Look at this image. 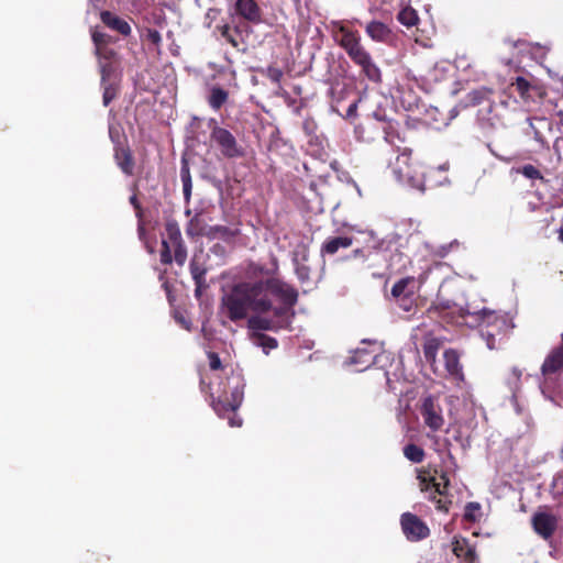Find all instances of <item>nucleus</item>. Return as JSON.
I'll list each match as a JSON object with an SVG mask.
<instances>
[{
    "mask_svg": "<svg viewBox=\"0 0 563 563\" xmlns=\"http://www.w3.org/2000/svg\"><path fill=\"white\" fill-rule=\"evenodd\" d=\"M130 203L135 208L136 217L141 218L142 211H141V207H140V203H139L137 198H136L135 195L131 196Z\"/></svg>",
    "mask_w": 563,
    "mask_h": 563,
    "instance_id": "51",
    "label": "nucleus"
},
{
    "mask_svg": "<svg viewBox=\"0 0 563 563\" xmlns=\"http://www.w3.org/2000/svg\"><path fill=\"white\" fill-rule=\"evenodd\" d=\"M474 510H479V505L477 503H468L465 508V518L468 520H475Z\"/></svg>",
    "mask_w": 563,
    "mask_h": 563,
    "instance_id": "45",
    "label": "nucleus"
},
{
    "mask_svg": "<svg viewBox=\"0 0 563 563\" xmlns=\"http://www.w3.org/2000/svg\"><path fill=\"white\" fill-rule=\"evenodd\" d=\"M516 173L518 174H521L522 176H525L526 178L528 179H531V180H543V175L541 174V172L533 165L531 164H527V165H523L522 167H518L515 169Z\"/></svg>",
    "mask_w": 563,
    "mask_h": 563,
    "instance_id": "34",
    "label": "nucleus"
},
{
    "mask_svg": "<svg viewBox=\"0 0 563 563\" xmlns=\"http://www.w3.org/2000/svg\"><path fill=\"white\" fill-rule=\"evenodd\" d=\"M352 245V239L349 236H334L330 238L322 244L321 253L333 255L340 249H347Z\"/></svg>",
    "mask_w": 563,
    "mask_h": 563,
    "instance_id": "21",
    "label": "nucleus"
},
{
    "mask_svg": "<svg viewBox=\"0 0 563 563\" xmlns=\"http://www.w3.org/2000/svg\"><path fill=\"white\" fill-rule=\"evenodd\" d=\"M307 258L306 252L302 253V260L305 261Z\"/></svg>",
    "mask_w": 563,
    "mask_h": 563,
    "instance_id": "60",
    "label": "nucleus"
},
{
    "mask_svg": "<svg viewBox=\"0 0 563 563\" xmlns=\"http://www.w3.org/2000/svg\"><path fill=\"white\" fill-rule=\"evenodd\" d=\"M452 112L454 113V115H456V114H457L456 109H453V110H452Z\"/></svg>",
    "mask_w": 563,
    "mask_h": 563,
    "instance_id": "62",
    "label": "nucleus"
},
{
    "mask_svg": "<svg viewBox=\"0 0 563 563\" xmlns=\"http://www.w3.org/2000/svg\"><path fill=\"white\" fill-rule=\"evenodd\" d=\"M180 179L181 183L191 181L189 166L186 162H183V165L180 167Z\"/></svg>",
    "mask_w": 563,
    "mask_h": 563,
    "instance_id": "47",
    "label": "nucleus"
},
{
    "mask_svg": "<svg viewBox=\"0 0 563 563\" xmlns=\"http://www.w3.org/2000/svg\"><path fill=\"white\" fill-rule=\"evenodd\" d=\"M521 374L520 369L514 367L507 378V385L509 386L514 398H516L517 391L519 390Z\"/></svg>",
    "mask_w": 563,
    "mask_h": 563,
    "instance_id": "35",
    "label": "nucleus"
},
{
    "mask_svg": "<svg viewBox=\"0 0 563 563\" xmlns=\"http://www.w3.org/2000/svg\"><path fill=\"white\" fill-rule=\"evenodd\" d=\"M420 413L424 424L432 431H439L443 427L444 418L442 408L432 396L423 399Z\"/></svg>",
    "mask_w": 563,
    "mask_h": 563,
    "instance_id": "9",
    "label": "nucleus"
},
{
    "mask_svg": "<svg viewBox=\"0 0 563 563\" xmlns=\"http://www.w3.org/2000/svg\"><path fill=\"white\" fill-rule=\"evenodd\" d=\"M562 343L559 347L554 349L544 360L541 371L545 380L544 384L541 385L542 391L544 393V386L548 380L551 378L552 374L559 373L563 368V332L561 335Z\"/></svg>",
    "mask_w": 563,
    "mask_h": 563,
    "instance_id": "13",
    "label": "nucleus"
},
{
    "mask_svg": "<svg viewBox=\"0 0 563 563\" xmlns=\"http://www.w3.org/2000/svg\"><path fill=\"white\" fill-rule=\"evenodd\" d=\"M234 11L250 23L258 24L262 22V10L255 0H236Z\"/></svg>",
    "mask_w": 563,
    "mask_h": 563,
    "instance_id": "14",
    "label": "nucleus"
},
{
    "mask_svg": "<svg viewBox=\"0 0 563 563\" xmlns=\"http://www.w3.org/2000/svg\"><path fill=\"white\" fill-rule=\"evenodd\" d=\"M252 340L254 344L263 349L265 354H268L271 350H274L278 346V342L275 338L268 336L264 333H252Z\"/></svg>",
    "mask_w": 563,
    "mask_h": 563,
    "instance_id": "29",
    "label": "nucleus"
},
{
    "mask_svg": "<svg viewBox=\"0 0 563 563\" xmlns=\"http://www.w3.org/2000/svg\"><path fill=\"white\" fill-rule=\"evenodd\" d=\"M302 129L307 135H311L317 130V124L312 119H306L302 123Z\"/></svg>",
    "mask_w": 563,
    "mask_h": 563,
    "instance_id": "46",
    "label": "nucleus"
},
{
    "mask_svg": "<svg viewBox=\"0 0 563 563\" xmlns=\"http://www.w3.org/2000/svg\"><path fill=\"white\" fill-rule=\"evenodd\" d=\"M333 38L344 49L349 58L361 69V73L373 84L383 81L382 70L371 53L363 46L361 35L345 26L341 21H332Z\"/></svg>",
    "mask_w": 563,
    "mask_h": 563,
    "instance_id": "2",
    "label": "nucleus"
},
{
    "mask_svg": "<svg viewBox=\"0 0 563 563\" xmlns=\"http://www.w3.org/2000/svg\"><path fill=\"white\" fill-rule=\"evenodd\" d=\"M559 232V240L563 242V225L558 230Z\"/></svg>",
    "mask_w": 563,
    "mask_h": 563,
    "instance_id": "57",
    "label": "nucleus"
},
{
    "mask_svg": "<svg viewBox=\"0 0 563 563\" xmlns=\"http://www.w3.org/2000/svg\"><path fill=\"white\" fill-rule=\"evenodd\" d=\"M115 162L121 170L126 175L133 174L134 162L128 148H117L114 154Z\"/></svg>",
    "mask_w": 563,
    "mask_h": 563,
    "instance_id": "25",
    "label": "nucleus"
},
{
    "mask_svg": "<svg viewBox=\"0 0 563 563\" xmlns=\"http://www.w3.org/2000/svg\"><path fill=\"white\" fill-rule=\"evenodd\" d=\"M442 344V341L434 336H427L423 343V354L426 361L430 364L435 362L437 353Z\"/></svg>",
    "mask_w": 563,
    "mask_h": 563,
    "instance_id": "27",
    "label": "nucleus"
},
{
    "mask_svg": "<svg viewBox=\"0 0 563 563\" xmlns=\"http://www.w3.org/2000/svg\"><path fill=\"white\" fill-rule=\"evenodd\" d=\"M165 232L168 240H163L161 251V262L165 265L173 262L170 245L181 242V233L178 223L175 220H167L165 223Z\"/></svg>",
    "mask_w": 563,
    "mask_h": 563,
    "instance_id": "11",
    "label": "nucleus"
},
{
    "mask_svg": "<svg viewBox=\"0 0 563 563\" xmlns=\"http://www.w3.org/2000/svg\"><path fill=\"white\" fill-rule=\"evenodd\" d=\"M453 553L463 561V563H477L475 549L464 538H455L453 541Z\"/></svg>",
    "mask_w": 563,
    "mask_h": 563,
    "instance_id": "17",
    "label": "nucleus"
},
{
    "mask_svg": "<svg viewBox=\"0 0 563 563\" xmlns=\"http://www.w3.org/2000/svg\"><path fill=\"white\" fill-rule=\"evenodd\" d=\"M92 41L96 46V54L99 56V58H108L109 56L114 55V52L106 46L108 42L107 34L99 31H93Z\"/></svg>",
    "mask_w": 563,
    "mask_h": 563,
    "instance_id": "26",
    "label": "nucleus"
},
{
    "mask_svg": "<svg viewBox=\"0 0 563 563\" xmlns=\"http://www.w3.org/2000/svg\"><path fill=\"white\" fill-rule=\"evenodd\" d=\"M515 86H516V89L519 91V93L521 96H525L530 88V82L523 77H517L516 81H515Z\"/></svg>",
    "mask_w": 563,
    "mask_h": 563,
    "instance_id": "40",
    "label": "nucleus"
},
{
    "mask_svg": "<svg viewBox=\"0 0 563 563\" xmlns=\"http://www.w3.org/2000/svg\"><path fill=\"white\" fill-rule=\"evenodd\" d=\"M438 308H440L441 310H451V311H459V313L461 314V308L462 307H459L455 302H452L450 300H441L438 302Z\"/></svg>",
    "mask_w": 563,
    "mask_h": 563,
    "instance_id": "42",
    "label": "nucleus"
},
{
    "mask_svg": "<svg viewBox=\"0 0 563 563\" xmlns=\"http://www.w3.org/2000/svg\"><path fill=\"white\" fill-rule=\"evenodd\" d=\"M174 247V260L175 262L183 266L187 260V249L184 244V241L172 244L170 249Z\"/></svg>",
    "mask_w": 563,
    "mask_h": 563,
    "instance_id": "36",
    "label": "nucleus"
},
{
    "mask_svg": "<svg viewBox=\"0 0 563 563\" xmlns=\"http://www.w3.org/2000/svg\"><path fill=\"white\" fill-rule=\"evenodd\" d=\"M365 32L372 41L377 43L389 45L394 41V33L391 29L387 24L377 20L368 22L365 26Z\"/></svg>",
    "mask_w": 563,
    "mask_h": 563,
    "instance_id": "15",
    "label": "nucleus"
},
{
    "mask_svg": "<svg viewBox=\"0 0 563 563\" xmlns=\"http://www.w3.org/2000/svg\"><path fill=\"white\" fill-rule=\"evenodd\" d=\"M444 358V365L445 369L449 373V375L462 379L463 378V372L462 366L460 364V356L459 353L455 350H446L443 353Z\"/></svg>",
    "mask_w": 563,
    "mask_h": 563,
    "instance_id": "20",
    "label": "nucleus"
},
{
    "mask_svg": "<svg viewBox=\"0 0 563 563\" xmlns=\"http://www.w3.org/2000/svg\"><path fill=\"white\" fill-rule=\"evenodd\" d=\"M448 168V164H442L437 168L429 169L427 174L420 173V176L423 177V185L426 183H428L430 187L448 185L450 183L445 175Z\"/></svg>",
    "mask_w": 563,
    "mask_h": 563,
    "instance_id": "19",
    "label": "nucleus"
},
{
    "mask_svg": "<svg viewBox=\"0 0 563 563\" xmlns=\"http://www.w3.org/2000/svg\"><path fill=\"white\" fill-rule=\"evenodd\" d=\"M294 265H295V272L298 277V279L302 283L307 282L309 279V267H307L303 264H300L298 261L297 255L294 257Z\"/></svg>",
    "mask_w": 563,
    "mask_h": 563,
    "instance_id": "39",
    "label": "nucleus"
},
{
    "mask_svg": "<svg viewBox=\"0 0 563 563\" xmlns=\"http://www.w3.org/2000/svg\"><path fill=\"white\" fill-rule=\"evenodd\" d=\"M175 320L186 330H190L191 323L180 313L175 314Z\"/></svg>",
    "mask_w": 563,
    "mask_h": 563,
    "instance_id": "50",
    "label": "nucleus"
},
{
    "mask_svg": "<svg viewBox=\"0 0 563 563\" xmlns=\"http://www.w3.org/2000/svg\"><path fill=\"white\" fill-rule=\"evenodd\" d=\"M197 222H198V219H197V218H192V219L189 221V223H188V225H187V228H186V233H187V235H189V236H195V235H198V234H199L198 230L196 229V223H197Z\"/></svg>",
    "mask_w": 563,
    "mask_h": 563,
    "instance_id": "48",
    "label": "nucleus"
},
{
    "mask_svg": "<svg viewBox=\"0 0 563 563\" xmlns=\"http://www.w3.org/2000/svg\"><path fill=\"white\" fill-rule=\"evenodd\" d=\"M111 57L112 56L100 58L101 84L115 81V79L112 78L114 76V67L110 62Z\"/></svg>",
    "mask_w": 563,
    "mask_h": 563,
    "instance_id": "31",
    "label": "nucleus"
},
{
    "mask_svg": "<svg viewBox=\"0 0 563 563\" xmlns=\"http://www.w3.org/2000/svg\"><path fill=\"white\" fill-rule=\"evenodd\" d=\"M251 267H252V271L254 273H261L262 274L264 272V267L261 266V265H252Z\"/></svg>",
    "mask_w": 563,
    "mask_h": 563,
    "instance_id": "55",
    "label": "nucleus"
},
{
    "mask_svg": "<svg viewBox=\"0 0 563 563\" xmlns=\"http://www.w3.org/2000/svg\"><path fill=\"white\" fill-rule=\"evenodd\" d=\"M356 111V103H352L349 109H347V115L351 117L355 113Z\"/></svg>",
    "mask_w": 563,
    "mask_h": 563,
    "instance_id": "54",
    "label": "nucleus"
},
{
    "mask_svg": "<svg viewBox=\"0 0 563 563\" xmlns=\"http://www.w3.org/2000/svg\"><path fill=\"white\" fill-rule=\"evenodd\" d=\"M400 523L406 538L410 541L422 540L429 536L428 526L413 514H402Z\"/></svg>",
    "mask_w": 563,
    "mask_h": 563,
    "instance_id": "10",
    "label": "nucleus"
},
{
    "mask_svg": "<svg viewBox=\"0 0 563 563\" xmlns=\"http://www.w3.org/2000/svg\"><path fill=\"white\" fill-rule=\"evenodd\" d=\"M413 282L410 278H401L391 288V296L398 300L405 296H413L412 286Z\"/></svg>",
    "mask_w": 563,
    "mask_h": 563,
    "instance_id": "28",
    "label": "nucleus"
},
{
    "mask_svg": "<svg viewBox=\"0 0 563 563\" xmlns=\"http://www.w3.org/2000/svg\"><path fill=\"white\" fill-rule=\"evenodd\" d=\"M527 121L529 123V129L531 130V133L533 135L534 141L537 143H539V145L542 148H549V144H548L545 137L539 131V129L534 125V121H539V122L544 123L547 120L544 118H537V119L528 118Z\"/></svg>",
    "mask_w": 563,
    "mask_h": 563,
    "instance_id": "32",
    "label": "nucleus"
},
{
    "mask_svg": "<svg viewBox=\"0 0 563 563\" xmlns=\"http://www.w3.org/2000/svg\"><path fill=\"white\" fill-rule=\"evenodd\" d=\"M553 77H556V79L560 80V76H558V74H553Z\"/></svg>",
    "mask_w": 563,
    "mask_h": 563,
    "instance_id": "64",
    "label": "nucleus"
},
{
    "mask_svg": "<svg viewBox=\"0 0 563 563\" xmlns=\"http://www.w3.org/2000/svg\"><path fill=\"white\" fill-rule=\"evenodd\" d=\"M385 140L389 142V133H386Z\"/></svg>",
    "mask_w": 563,
    "mask_h": 563,
    "instance_id": "61",
    "label": "nucleus"
},
{
    "mask_svg": "<svg viewBox=\"0 0 563 563\" xmlns=\"http://www.w3.org/2000/svg\"><path fill=\"white\" fill-rule=\"evenodd\" d=\"M190 273L196 285L195 295L198 297L201 295V291L208 287L205 278L206 269L194 258L190 262Z\"/></svg>",
    "mask_w": 563,
    "mask_h": 563,
    "instance_id": "22",
    "label": "nucleus"
},
{
    "mask_svg": "<svg viewBox=\"0 0 563 563\" xmlns=\"http://www.w3.org/2000/svg\"><path fill=\"white\" fill-rule=\"evenodd\" d=\"M103 88L102 101L107 107L117 96L115 81L101 84Z\"/></svg>",
    "mask_w": 563,
    "mask_h": 563,
    "instance_id": "37",
    "label": "nucleus"
},
{
    "mask_svg": "<svg viewBox=\"0 0 563 563\" xmlns=\"http://www.w3.org/2000/svg\"><path fill=\"white\" fill-rule=\"evenodd\" d=\"M409 162V153L402 152L391 164V173L399 184L423 192V177L411 167Z\"/></svg>",
    "mask_w": 563,
    "mask_h": 563,
    "instance_id": "7",
    "label": "nucleus"
},
{
    "mask_svg": "<svg viewBox=\"0 0 563 563\" xmlns=\"http://www.w3.org/2000/svg\"><path fill=\"white\" fill-rule=\"evenodd\" d=\"M185 213H186V216H190V213H191L190 209H187Z\"/></svg>",
    "mask_w": 563,
    "mask_h": 563,
    "instance_id": "59",
    "label": "nucleus"
},
{
    "mask_svg": "<svg viewBox=\"0 0 563 563\" xmlns=\"http://www.w3.org/2000/svg\"><path fill=\"white\" fill-rule=\"evenodd\" d=\"M404 455L412 463H421L424 457V452L420 446L410 443L404 448Z\"/></svg>",
    "mask_w": 563,
    "mask_h": 563,
    "instance_id": "33",
    "label": "nucleus"
},
{
    "mask_svg": "<svg viewBox=\"0 0 563 563\" xmlns=\"http://www.w3.org/2000/svg\"><path fill=\"white\" fill-rule=\"evenodd\" d=\"M269 73H271V78H272L274 81H276V82H278V81H279V79H280V78H282V76H283V73H282L279 69H277V68H272V69H269Z\"/></svg>",
    "mask_w": 563,
    "mask_h": 563,
    "instance_id": "52",
    "label": "nucleus"
},
{
    "mask_svg": "<svg viewBox=\"0 0 563 563\" xmlns=\"http://www.w3.org/2000/svg\"><path fill=\"white\" fill-rule=\"evenodd\" d=\"M208 358H209V366L212 371H218L220 369L221 367V360L219 357V355L214 352H209L208 353Z\"/></svg>",
    "mask_w": 563,
    "mask_h": 563,
    "instance_id": "43",
    "label": "nucleus"
},
{
    "mask_svg": "<svg viewBox=\"0 0 563 563\" xmlns=\"http://www.w3.org/2000/svg\"><path fill=\"white\" fill-rule=\"evenodd\" d=\"M191 190H192L191 181L183 183V192H184V198H185L186 202L190 201Z\"/></svg>",
    "mask_w": 563,
    "mask_h": 563,
    "instance_id": "49",
    "label": "nucleus"
},
{
    "mask_svg": "<svg viewBox=\"0 0 563 563\" xmlns=\"http://www.w3.org/2000/svg\"><path fill=\"white\" fill-rule=\"evenodd\" d=\"M486 95H487L486 90H473V91H471L466 96L465 107L479 104L484 100Z\"/></svg>",
    "mask_w": 563,
    "mask_h": 563,
    "instance_id": "38",
    "label": "nucleus"
},
{
    "mask_svg": "<svg viewBox=\"0 0 563 563\" xmlns=\"http://www.w3.org/2000/svg\"><path fill=\"white\" fill-rule=\"evenodd\" d=\"M352 184H353V186L355 187V189H356V191H357L358 196H361V195H362V192H361V189H360L358 185H357L354 180H352Z\"/></svg>",
    "mask_w": 563,
    "mask_h": 563,
    "instance_id": "58",
    "label": "nucleus"
},
{
    "mask_svg": "<svg viewBox=\"0 0 563 563\" xmlns=\"http://www.w3.org/2000/svg\"><path fill=\"white\" fill-rule=\"evenodd\" d=\"M221 36L236 49H241V46L244 44L240 26L231 27L223 25L221 27Z\"/></svg>",
    "mask_w": 563,
    "mask_h": 563,
    "instance_id": "24",
    "label": "nucleus"
},
{
    "mask_svg": "<svg viewBox=\"0 0 563 563\" xmlns=\"http://www.w3.org/2000/svg\"><path fill=\"white\" fill-rule=\"evenodd\" d=\"M532 525L534 531L539 536H541L543 539H549L552 537L556 528V519L549 514H536L532 518Z\"/></svg>",
    "mask_w": 563,
    "mask_h": 563,
    "instance_id": "16",
    "label": "nucleus"
},
{
    "mask_svg": "<svg viewBox=\"0 0 563 563\" xmlns=\"http://www.w3.org/2000/svg\"><path fill=\"white\" fill-rule=\"evenodd\" d=\"M426 490H430V498L435 499L437 495H442L443 490L441 489V485L439 483H429L427 484Z\"/></svg>",
    "mask_w": 563,
    "mask_h": 563,
    "instance_id": "44",
    "label": "nucleus"
},
{
    "mask_svg": "<svg viewBox=\"0 0 563 563\" xmlns=\"http://www.w3.org/2000/svg\"><path fill=\"white\" fill-rule=\"evenodd\" d=\"M398 306L404 310L409 312L413 307V296H405L397 300Z\"/></svg>",
    "mask_w": 563,
    "mask_h": 563,
    "instance_id": "41",
    "label": "nucleus"
},
{
    "mask_svg": "<svg viewBox=\"0 0 563 563\" xmlns=\"http://www.w3.org/2000/svg\"><path fill=\"white\" fill-rule=\"evenodd\" d=\"M409 162V153L402 152L391 164V173L399 184L423 192V177L411 167Z\"/></svg>",
    "mask_w": 563,
    "mask_h": 563,
    "instance_id": "8",
    "label": "nucleus"
},
{
    "mask_svg": "<svg viewBox=\"0 0 563 563\" xmlns=\"http://www.w3.org/2000/svg\"><path fill=\"white\" fill-rule=\"evenodd\" d=\"M297 303L298 291L282 279L269 277L260 280H241L222 289L219 317L224 325L228 321L238 323L249 312L266 313L273 308V299Z\"/></svg>",
    "mask_w": 563,
    "mask_h": 563,
    "instance_id": "1",
    "label": "nucleus"
},
{
    "mask_svg": "<svg viewBox=\"0 0 563 563\" xmlns=\"http://www.w3.org/2000/svg\"><path fill=\"white\" fill-rule=\"evenodd\" d=\"M211 143L220 151L221 155L228 159L240 158L244 155L243 146L238 142L231 131L218 125L216 119L208 122Z\"/></svg>",
    "mask_w": 563,
    "mask_h": 563,
    "instance_id": "6",
    "label": "nucleus"
},
{
    "mask_svg": "<svg viewBox=\"0 0 563 563\" xmlns=\"http://www.w3.org/2000/svg\"><path fill=\"white\" fill-rule=\"evenodd\" d=\"M245 380L240 369H231L230 374L220 379L217 388L211 391V406L219 417H229L230 427H241L242 419L235 415L244 398Z\"/></svg>",
    "mask_w": 563,
    "mask_h": 563,
    "instance_id": "3",
    "label": "nucleus"
},
{
    "mask_svg": "<svg viewBox=\"0 0 563 563\" xmlns=\"http://www.w3.org/2000/svg\"><path fill=\"white\" fill-rule=\"evenodd\" d=\"M229 92L220 86H212L209 90L208 104L214 111L221 109V107L228 101Z\"/></svg>",
    "mask_w": 563,
    "mask_h": 563,
    "instance_id": "23",
    "label": "nucleus"
},
{
    "mask_svg": "<svg viewBox=\"0 0 563 563\" xmlns=\"http://www.w3.org/2000/svg\"><path fill=\"white\" fill-rule=\"evenodd\" d=\"M460 310L463 319L471 318L472 321L470 323L472 325L482 327L481 334L485 339L487 347L490 350L496 349V336L505 333L508 329L506 317L487 308L475 310L468 305Z\"/></svg>",
    "mask_w": 563,
    "mask_h": 563,
    "instance_id": "4",
    "label": "nucleus"
},
{
    "mask_svg": "<svg viewBox=\"0 0 563 563\" xmlns=\"http://www.w3.org/2000/svg\"><path fill=\"white\" fill-rule=\"evenodd\" d=\"M397 20L399 23L407 27H411L417 24L419 18L415 9L411 7H406L400 10V12L397 15Z\"/></svg>",
    "mask_w": 563,
    "mask_h": 563,
    "instance_id": "30",
    "label": "nucleus"
},
{
    "mask_svg": "<svg viewBox=\"0 0 563 563\" xmlns=\"http://www.w3.org/2000/svg\"><path fill=\"white\" fill-rule=\"evenodd\" d=\"M148 37L153 43H156V44L159 43V41H161V34L158 31H155V30L148 32Z\"/></svg>",
    "mask_w": 563,
    "mask_h": 563,
    "instance_id": "53",
    "label": "nucleus"
},
{
    "mask_svg": "<svg viewBox=\"0 0 563 563\" xmlns=\"http://www.w3.org/2000/svg\"><path fill=\"white\" fill-rule=\"evenodd\" d=\"M556 115H558V118H559V123H560V125H561V126H563V111H562V110H561V111H559V112L556 113Z\"/></svg>",
    "mask_w": 563,
    "mask_h": 563,
    "instance_id": "56",
    "label": "nucleus"
},
{
    "mask_svg": "<svg viewBox=\"0 0 563 563\" xmlns=\"http://www.w3.org/2000/svg\"><path fill=\"white\" fill-rule=\"evenodd\" d=\"M101 21L111 30L128 36L131 33L130 24L110 11H102L100 14Z\"/></svg>",
    "mask_w": 563,
    "mask_h": 563,
    "instance_id": "18",
    "label": "nucleus"
},
{
    "mask_svg": "<svg viewBox=\"0 0 563 563\" xmlns=\"http://www.w3.org/2000/svg\"><path fill=\"white\" fill-rule=\"evenodd\" d=\"M553 77H556V79L560 80V76H558V74H553Z\"/></svg>",
    "mask_w": 563,
    "mask_h": 563,
    "instance_id": "63",
    "label": "nucleus"
},
{
    "mask_svg": "<svg viewBox=\"0 0 563 563\" xmlns=\"http://www.w3.org/2000/svg\"><path fill=\"white\" fill-rule=\"evenodd\" d=\"M279 306L269 310L273 312V318L264 317V313H255L247 317V328L252 333H262V331H278L280 329L289 328L294 317L292 307L296 303H287L284 300H278Z\"/></svg>",
    "mask_w": 563,
    "mask_h": 563,
    "instance_id": "5",
    "label": "nucleus"
},
{
    "mask_svg": "<svg viewBox=\"0 0 563 563\" xmlns=\"http://www.w3.org/2000/svg\"><path fill=\"white\" fill-rule=\"evenodd\" d=\"M362 343L371 344V342L366 340H364ZM372 345H374L373 349L357 347L353 355L350 357V364L356 365L358 372H362L375 364L380 347L376 346L375 342H373Z\"/></svg>",
    "mask_w": 563,
    "mask_h": 563,
    "instance_id": "12",
    "label": "nucleus"
}]
</instances>
